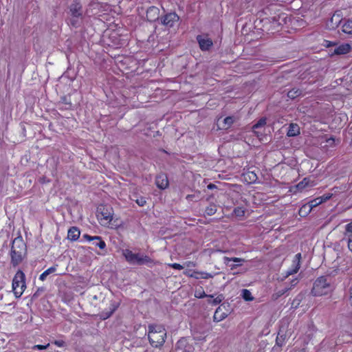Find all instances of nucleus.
Segmentation results:
<instances>
[{
  "label": "nucleus",
  "mask_w": 352,
  "mask_h": 352,
  "mask_svg": "<svg viewBox=\"0 0 352 352\" xmlns=\"http://www.w3.org/2000/svg\"><path fill=\"white\" fill-rule=\"evenodd\" d=\"M175 352H193L194 347L185 338H180L175 344Z\"/></svg>",
  "instance_id": "10"
},
{
  "label": "nucleus",
  "mask_w": 352,
  "mask_h": 352,
  "mask_svg": "<svg viewBox=\"0 0 352 352\" xmlns=\"http://www.w3.org/2000/svg\"><path fill=\"white\" fill-rule=\"evenodd\" d=\"M234 121L235 118L234 116H228L225 118L223 120H221V118H218L217 125L219 129L226 130L229 129L234 122Z\"/></svg>",
  "instance_id": "16"
},
{
  "label": "nucleus",
  "mask_w": 352,
  "mask_h": 352,
  "mask_svg": "<svg viewBox=\"0 0 352 352\" xmlns=\"http://www.w3.org/2000/svg\"><path fill=\"white\" fill-rule=\"evenodd\" d=\"M166 333L164 329L158 328L153 325H148V340L152 346L159 348L163 346L165 342Z\"/></svg>",
  "instance_id": "4"
},
{
  "label": "nucleus",
  "mask_w": 352,
  "mask_h": 352,
  "mask_svg": "<svg viewBox=\"0 0 352 352\" xmlns=\"http://www.w3.org/2000/svg\"><path fill=\"white\" fill-rule=\"evenodd\" d=\"M351 50V47L348 43H343L340 45L339 46L336 47L333 52L332 53V55H344L348 54Z\"/></svg>",
  "instance_id": "18"
},
{
  "label": "nucleus",
  "mask_w": 352,
  "mask_h": 352,
  "mask_svg": "<svg viewBox=\"0 0 352 352\" xmlns=\"http://www.w3.org/2000/svg\"><path fill=\"white\" fill-rule=\"evenodd\" d=\"M298 283V280L297 278H294L293 279L292 281H291V286L292 288L294 287V286H296L297 285V283Z\"/></svg>",
  "instance_id": "50"
},
{
  "label": "nucleus",
  "mask_w": 352,
  "mask_h": 352,
  "mask_svg": "<svg viewBox=\"0 0 352 352\" xmlns=\"http://www.w3.org/2000/svg\"><path fill=\"white\" fill-rule=\"evenodd\" d=\"M135 201L140 206H144L146 204V199L144 197H140L136 199Z\"/></svg>",
  "instance_id": "42"
},
{
  "label": "nucleus",
  "mask_w": 352,
  "mask_h": 352,
  "mask_svg": "<svg viewBox=\"0 0 352 352\" xmlns=\"http://www.w3.org/2000/svg\"><path fill=\"white\" fill-rule=\"evenodd\" d=\"M342 21V14L340 11H336L333 14L331 18L327 21V26L330 30L336 29Z\"/></svg>",
  "instance_id": "12"
},
{
  "label": "nucleus",
  "mask_w": 352,
  "mask_h": 352,
  "mask_svg": "<svg viewBox=\"0 0 352 352\" xmlns=\"http://www.w3.org/2000/svg\"><path fill=\"white\" fill-rule=\"evenodd\" d=\"M195 297H196L197 298H203L204 297H208L210 298H213L214 296L213 295H207L205 293V292L204 291V289L201 287L200 289L195 290Z\"/></svg>",
  "instance_id": "31"
},
{
  "label": "nucleus",
  "mask_w": 352,
  "mask_h": 352,
  "mask_svg": "<svg viewBox=\"0 0 352 352\" xmlns=\"http://www.w3.org/2000/svg\"><path fill=\"white\" fill-rule=\"evenodd\" d=\"M325 42L327 43L326 46L327 47H329L335 45V43H332L331 41H325Z\"/></svg>",
  "instance_id": "51"
},
{
  "label": "nucleus",
  "mask_w": 352,
  "mask_h": 352,
  "mask_svg": "<svg viewBox=\"0 0 352 352\" xmlns=\"http://www.w3.org/2000/svg\"><path fill=\"white\" fill-rule=\"evenodd\" d=\"M349 296H350V299L352 300V286L349 289Z\"/></svg>",
  "instance_id": "56"
},
{
  "label": "nucleus",
  "mask_w": 352,
  "mask_h": 352,
  "mask_svg": "<svg viewBox=\"0 0 352 352\" xmlns=\"http://www.w3.org/2000/svg\"><path fill=\"white\" fill-rule=\"evenodd\" d=\"M52 343L58 347H63L65 346V342L62 340H55Z\"/></svg>",
  "instance_id": "46"
},
{
  "label": "nucleus",
  "mask_w": 352,
  "mask_h": 352,
  "mask_svg": "<svg viewBox=\"0 0 352 352\" xmlns=\"http://www.w3.org/2000/svg\"><path fill=\"white\" fill-rule=\"evenodd\" d=\"M224 299L223 294L218 295L216 298H213L212 300H208V303L212 305H217L220 304Z\"/></svg>",
  "instance_id": "37"
},
{
  "label": "nucleus",
  "mask_w": 352,
  "mask_h": 352,
  "mask_svg": "<svg viewBox=\"0 0 352 352\" xmlns=\"http://www.w3.org/2000/svg\"><path fill=\"white\" fill-rule=\"evenodd\" d=\"M83 17H75V16H71L69 19V24L72 25L73 27L77 28L79 27L82 23Z\"/></svg>",
  "instance_id": "29"
},
{
  "label": "nucleus",
  "mask_w": 352,
  "mask_h": 352,
  "mask_svg": "<svg viewBox=\"0 0 352 352\" xmlns=\"http://www.w3.org/2000/svg\"><path fill=\"white\" fill-rule=\"evenodd\" d=\"M94 241V244L98 247L101 250H104L106 248V243L102 239L101 236H100V239H96Z\"/></svg>",
  "instance_id": "38"
},
{
  "label": "nucleus",
  "mask_w": 352,
  "mask_h": 352,
  "mask_svg": "<svg viewBox=\"0 0 352 352\" xmlns=\"http://www.w3.org/2000/svg\"><path fill=\"white\" fill-rule=\"evenodd\" d=\"M3 298V294L0 295V300Z\"/></svg>",
  "instance_id": "58"
},
{
  "label": "nucleus",
  "mask_w": 352,
  "mask_h": 352,
  "mask_svg": "<svg viewBox=\"0 0 352 352\" xmlns=\"http://www.w3.org/2000/svg\"><path fill=\"white\" fill-rule=\"evenodd\" d=\"M80 234V230L77 227L74 226L69 229L67 239L70 241H75L79 239Z\"/></svg>",
  "instance_id": "20"
},
{
  "label": "nucleus",
  "mask_w": 352,
  "mask_h": 352,
  "mask_svg": "<svg viewBox=\"0 0 352 352\" xmlns=\"http://www.w3.org/2000/svg\"><path fill=\"white\" fill-rule=\"evenodd\" d=\"M50 346V344H47L46 345H42V344H36V345H34L33 347H32V349H37V350H43V349H46L49 347Z\"/></svg>",
  "instance_id": "44"
},
{
  "label": "nucleus",
  "mask_w": 352,
  "mask_h": 352,
  "mask_svg": "<svg viewBox=\"0 0 352 352\" xmlns=\"http://www.w3.org/2000/svg\"><path fill=\"white\" fill-rule=\"evenodd\" d=\"M342 30L345 34H352V19L344 20Z\"/></svg>",
  "instance_id": "24"
},
{
  "label": "nucleus",
  "mask_w": 352,
  "mask_h": 352,
  "mask_svg": "<svg viewBox=\"0 0 352 352\" xmlns=\"http://www.w3.org/2000/svg\"><path fill=\"white\" fill-rule=\"evenodd\" d=\"M292 289V287H285L283 289H280L278 291H277L274 295H273V297L274 299H278V298H280V296H282L283 295H284L286 292H287L288 291L291 290Z\"/></svg>",
  "instance_id": "36"
},
{
  "label": "nucleus",
  "mask_w": 352,
  "mask_h": 352,
  "mask_svg": "<svg viewBox=\"0 0 352 352\" xmlns=\"http://www.w3.org/2000/svg\"><path fill=\"white\" fill-rule=\"evenodd\" d=\"M215 188H216V186L214 184H210L209 185H208V189L212 190V189H214Z\"/></svg>",
  "instance_id": "52"
},
{
  "label": "nucleus",
  "mask_w": 352,
  "mask_h": 352,
  "mask_svg": "<svg viewBox=\"0 0 352 352\" xmlns=\"http://www.w3.org/2000/svg\"><path fill=\"white\" fill-rule=\"evenodd\" d=\"M168 266L173 269L179 270H182L184 268V267L179 263H170V264H168Z\"/></svg>",
  "instance_id": "45"
},
{
  "label": "nucleus",
  "mask_w": 352,
  "mask_h": 352,
  "mask_svg": "<svg viewBox=\"0 0 352 352\" xmlns=\"http://www.w3.org/2000/svg\"><path fill=\"white\" fill-rule=\"evenodd\" d=\"M304 298L305 294H303L302 293L298 294L292 300L291 307L294 309H296L299 307L300 302L304 299Z\"/></svg>",
  "instance_id": "25"
},
{
  "label": "nucleus",
  "mask_w": 352,
  "mask_h": 352,
  "mask_svg": "<svg viewBox=\"0 0 352 352\" xmlns=\"http://www.w3.org/2000/svg\"><path fill=\"white\" fill-rule=\"evenodd\" d=\"M253 132L255 133V135L257 136V138L263 141V138L265 137L264 135V131L263 129H256L253 130Z\"/></svg>",
  "instance_id": "40"
},
{
  "label": "nucleus",
  "mask_w": 352,
  "mask_h": 352,
  "mask_svg": "<svg viewBox=\"0 0 352 352\" xmlns=\"http://www.w3.org/2000/svg\"><path fill=\"white\" fill-rule=\"evenodd\" d=\"M302 93V91L299 89H292V90L289 91L287 93L288 98L291 99H294L297 98L298 96H300Z\"/></svg>",
  "instance_id": "30"
},
{
  "label": "nucleus",
  "mask_w": 352,
  "mask_h": 352,
  "mask_svg": "<svg viewBox=\"0 0 352 352\" xmlns=\"http://www.w3.org/2000/svg\"><path fill=\"white\" fill-rule=\"evenodd\" d=\"M155 184L160 189L164 190L168 186V180L166 174L161 173L156 176Z\"/></svg>",
  "instance_id": "17"
},
{
  "label": "nucleus",
  "mask_w": 352,
  "mask_h": 352,
  "mask_svg": "<svg viewBox=\"0 0 352 352\" xmlns=\"http://www.w3.org/2000/svg\"><path fill=\"white\" fill-rule=\"evenodd\" d=\"M160 9L156 6H150L146 10V19L149 22H155L160 19Z\"/></svg>",
  "instance_id": "13"
},
{
  "label": "nucleus",
  "mask_w": 352,
  "mask_h": 352,
  "mask_svg": "<svg viewBox=\"0 0 352 352\" xmlns=\"http://www.w3.org/2000/svg\"><path fill=\"white\" fill-rule=\"evenodd\" d=\"M243 176L244 179L250 184L256 183L258 179L257 175L254 171H247L243 174Z\"/></svg>",
  "instance_id": "23"
},
{
  "label": "nucleus",
  "mask_w": 352,
  "mask_h": 352,
  "mask_svg": "<svg viewBox=\"0 0 352 352\" xmlns=\"http://www.w3.org/2000/svg\"><path fill=\"white\" fill-rule=\"evenodd\" d=\"M191 331L194 338L197 340H201L204 339V335L206 332V331L201 329L200 326L194 327Z\"/></svg>",
  "instance_id": "22"
},
{
  "label": "nucleus",
  "mask_w": 352,
  "mask_h": 352,
  "mask_svg": "<svg viewBox=\"0 0 352 352\" xmlns=\"http://www.w3.org/2000/svg\"><path fill=\"white\" fill-rule=\"evenodd\" d=\"M113 209L110 206L101 205L97 208V217L101 223L107 224L113 219Z\"/></svg>",
  "instance_id": "6"
},
{
  "label": "nucleus",
  "mask_w": 352,
  "mask_h": 352,
  "mask_svg": "<svg viewBox=\"0 0 352 352\" xmlns=\"http://www.w3.org/2000/svg\"><path fill=\"white\" fill-rule=\"evenodd\" d=\"M27 254V246L21 236L16 237L13 241L10 250L11 264L13 267L19 265Z\"/></svg>",
  "instance_id": "2"
},
{
  "label": "nucleus",
  "mask_w": 352,
  "mask_h": 352,
  "mask_svg": "<svg viewBox=\"0 0 352 352\" xmlns=\"http://www.w3.org/2000/svg\"><path fill=\"white\" fill-rule=\"evenodd\" d=\"M123 256L126 261L131 265H146L148 267H152L155 263L149 256L140 253H133L128 249L123 250Z\"/></svg>",
  "instance_id": "3"
},
{
  "label": "nucleus",
  "mask_w": 352,
  "mask_h": 352,
  "mask_svg": "<svg viewBox=\"0 0 352 352\" xmlns=\"http://www.w3.org/2000/svg\"><path fill=\"white\" fill-rule=\"evenodd\" d=\"M340 242L346 244L349 250L352 252V223L345 226L343 237Z\"/></svg>",
  "instance_id": "8"
},
{
  "label": "nucleus",
  "mask_w": 352,
  "mask_h": 352,
  "mask_svg": "<svg viewBox=\"0 0 352 352\" xmlns=\"http://www.w3.org/2000/svg\"><path fill=\"white\" fill-rule=\"evenodd\" d=\"M307 184V179L305 178L298 184V186L299 188H302V187L305 186Z\"/></svg>",
  "instance_id": "48"
},
{
  "label": "nucleus",
  "mask_w": 352,
  "mask_h": 352,
  "mask_svg": "<svg viewBox=\"0 0 352 352\" xmlns=\"http://www.w3.org/2000/svg\"><path fill=\"white\" fill-rule=\"evenodd\" d=\"M327 142L331 144H332L333 142H334V139L333 138H329V140H327Z\"/></svg>",
  "instance_id": "54"
},
{
  "label": "nucleus",
  "mask_w": 352,
  "mask_h": 352,
  "mask_svg": "<svg viewBox=\"0 0 352 352\" xmlns=\"http://www.w3.org/2000/svg\"><path fill=\"white\" fill-rule=\"evenodd\" d=\"M217 212V206L214 204H210L205 210V213L208 216L214 214Z\"/></svg>",
  "instance_id": "34"
},
{
  "label": "nucleus",
  "mask_w": 352,
  "mask_h": 352,
  "mask_svg": "<svg viewBox=\"0 0 352 352\" xmlns=\"http://www.w3.org/2000/svg\"><path fill=\"white\" fill-rule=\"evenodd\" d=\"M337 270L318 277L314 283L311 294L314 296H321L327 294L332 290L331 283L333 276H336Z\"/></svg>",
  "instance_id": "1"
},
{
  "label": "nucleus",
  "mask_w": 352,
  "mask_h": 352,
  "mask_svg": "<svg viewBox=\"0 0 352 352\" xmlns=\"http://www.w3.org/2000/svg\"><path fill=\"white\" fill-rule=\"evenodd\" d=\"M119 307V303L116 302H112L110 304V306L108 309L102 311L100 314V317L102 320H106L111 316V315L115 312V311L118 309Z\"/></svg>",
  "instance_id": "15"
},
{
  "label": "nucleus",
  "mask_w": 352,
  "mask_h": 352,
  "mask_svg": "<svg viewBox=\"0 0 352 352\" xmlns=\"http://www.w3.org/2000/svg\"><path fill=\"white\" fill-rule=\"evenodd\" d=\"M238 265H241V263L233 265L231 267V268L233 269L234 267H235L236 266H238Z\"/></svg>",
  "instance_id": "57"
},
{
  "label": "nucleus",
  "mask_w": 352,
  "mask_h": 352,
  "mask_svg": "<svg viewBox=\"0 0 352 352\" xmlns=\"http://www.w3.org/2000/svg\"><path fill=\"white\" fill-rule=\"evenodd\" d=\"M311 206H310L308 204H305L300 208L298 213L301 217H306L311 212Z\"/></svg>",
  "instance_id": "27"
},
{
  "label": "nucleus",
  "mask_w": 352,
  "mask_h": 352,
  "mask_svg": "<svg viewBox=\"0 0 352 352\" xmlns=\"http://www.w3.org/2000/svg\"><path fill=\"white\" fill-rule=\"evenodd\" d=\"M197 41L202 51H208L213 45L212 39L207 36L198 35L197 36Z\"/></svg>",
  "instance_id": "11"
},
{
  "label": "nucleus",
  "mask_w": 352,
  "mask_h": 352,
  "mask_svg": "<svg viewBox=\"0 0 352 352\" xmlns=\"http://www.w3.org/2000/svg\"><path fill=\"white\" fill-rule=\"evenodd\" d=\"M300 134V127L296 123H291L289 125L287 135L288 137H295Z\"/></svg>",
  "instance_id": "21"
},
{
  "label": "nucleus",
  "mask_w": 352,
  "mask_h": 352,
  "mask_svg": "<svg viewBox=\"0 0 352 352\" xmlns=\"http://www.w3.org/2000/svg\"><path fill=\"white\" fill-rule=\"evenodd\" d=\"M60 104H63V107H60L64 109H69L72 107L70 98L68 96H63L61 98Z\"/></svg>",
  "instance_id": "26"
},
{
  "label": "nucleus",
  "mask_w": 352,
  "mask_h": 352,
  "mask_svg": "<svg viewBox=\"0 0 352 352\" xmlns=\"http://www.w3.org/2000/svg\"><path fill=\"white\" fill-rule=\"evenodd\" d=\"M276 342V344H278V346H282L283 343L281 342V341L278 337H277Z\"/></svg>",
  "instance_id": "53"
},
{
  "label": "nucleus",
  "mask_w": 352,
  "mask_h": 352,
  "mask_svg": "<svg viewBox=\"0 0 352 352\" xmlns=\"http://www.w3.org/2000/svg\"><path fill=\"white\" fill-rule=\"evenodd\" d=\"M56 267H57V265H54V266L50 267V268H48L47 270L44 271L40 275L39 279L42 281H44L48 275H50V274H52L56 271Z\"/></svg>",
  "instance_id": "28"
},
{
  "label": "nucleus",
  "mask_w": 352,
  "mask_h": 352,
  "mask_svg": "<svg viewBox=\"0 0 352 352\" xmlns=\"http://www.w3.org/2000/svg\"><path fill=\"white\" fill-rule=\"evenodd\" d=\"M43 292V289L42 288H38L36 292L33 294L32 298H36L40 295L41 292Z\"/></svg>",
  "instance_id": "47"
},
{
  "label": "nucleus",
  "mask_w": 352,
  "mask_h": 352,
  "mask_svg": "<svg viewBox=\"0 0 352 352\" xmlns=\"http://www.w3.org/2000/svg\"><path fill=\"white\" fill-rule=\"evenodd\" d=\"M25 288V274L21 270H18L12 280V290L15 297L20 298Z\"/></svg>",
  "instance_id": "5"
},
{
  "label": "nucleus",
  "mask_w": 352,
  "mask_h": 352,
  "mask_svg": "<svg viewBox=\"0 0 352 352\" xmlns=\"http://www.w3.org/2000/svg\"><path fill=\"white\" fill-rule=\"evenodd\" d=\"M328 197H326L325 199H322V197H319L317 199H315L314 200H311L309 203H307L310 206H311V210L320 204L324 200L327 199Z\"/></svg>",
  "instance_id": "35"
},
{
  "label": "nucleus",
  "mask_w": 352,
  "mask_h": 352,
  "mask_svg": "<svg viewBox=\"0 0 352 352\" xmlns=\"http://www.w3.org/2000/svg\"><path fill=\"white\" fill-rule=\"evenodd\" d=\"M226 259H228V261H232L234 262H237V263H241L243 260L241 258H226Z\"/></svg>",
  "instance_id": "49"
},
{
  "label": "nucleus",
  "mask_w": 352,
  "mask_h": 352,
  "mask_svg": "<svg viewBox=\"0 0 352 352\" xmlns=\"http://www.w3.org/2000/svg\"><path fill=\"white\" fill-rule=\"evenodd\" d=\"M184 274L186 275H188L190 277H192V278H195L196 279H199V278H204V279H208V278H213L215 275V274H211V273H208V272H198V271H194L192 274H188L187 272H184Z\"/></svg>",
  "instance_id": "19"
},
{
  "label": "nucleus",
  "mask_w": 352,
  "mask_h": 352,
  "mask_svg": "<svg viewBox=\"0 0 352 352\" xmlns=\"http://www.w3.org/2000/svg\"><path fill=\"white\" fill-rule=\"evenodd\" d=\"M179 19V16L175 12H168L160 18L161 23L168 28H172Z\"/></svg>",
  "instance_id": "7"
},
{
  "label": "nucleus",
  "mask_w": 352,
  "mask_h": 352,
  "mask_svg": "<svg viewBox=\"0 0 352 352\" xmlns=\"http://www.w3.org/2000/svg\"><path fill=\"white\" fill-rule=\"evenodd\" d=\"M82 239H84L88 241H94L96 239H100V236H91L87 234H85L82 235Z\"/></svg>",
  "instance_id": "41"
},
{
  "label": "nucleus",
  "mask_w": 352,
  "mask_h": 352,
  "mask_svg": "<svg viewBox=\"0 0 352 352\" xmlns=\"http://www.w3.org/2000/svg\"><path fill=\"white\" fill-rule=\"evenodd\" d=\"M233 212L236 217H243L245 214V210L241 207L235 208Z\"/></svg>",
  "instance_id": "39"
},
{
  "label": "nucleus",
  "mask_w": 352,
  "mask_h": 352,
  "mask_svg": "<svg viewBox=\"0 0 352 352\" xmlns=\"http://www.w3.org/2000/svg\"><path fill=\"white\" fill-rule=\"evenodd\" d=\"M218 310H217L214 314L213 319L215 322H219L225 318L226 316L221 315L220 316H218Z\"/></svg>",
  "instance_id": "43"
},
{
  "label": "nucleus",
  "mask_w": 352,
  "mask_h": 352,
  "mask_svg": "<svg viewBox=\"0 0 352 352\" xmlns=\"http://www.w3.org/2000/svg\"><path fill=\"white\" fill-rule=\"evenodd\" d=\"M241 296L246 301H252L254 300V297L252 296L251 292L247 289H242Z\"/></svg>",
  "instance_id": "33"
},
{
  "label": "nucleus",
  "mask_w": 352,
  "mask_h": 352,
  "mask_svg": "<svg viewBox=\"0 0 352 352\" xmlns=\"http://www.w3.org/2000/svg\"><path fill=\"white\" fill-rule=\"evenodd\" d=\"M266 124V118H261L256 124L252 126V130L263 129Z\"/></svg>",
  "instance_id": "32"
},
{
  "label": "nucleus",
  "mask_w": 352,
  "mask_h": 352,
  "mask_svg": "<svg viewBox=\"0 0 352 352\" xmlns=\"http://www.w3.org/2000/svg\"><path fill=\"white\" fill-rule=\"evenodd\" d=\"M300 259H301V254L298 253L295 255L294 258L293 260V263L291 267L287 270L286 273V276L289 275H292L294 274L297 273L300 267Z\"/></svg>",
  "instance_id": "14"
},
{
  "label": "nucleus",
  "mask_w": 352,
  "mask_h": 352,
  "mask_svg": "<svg viewBox=\"0 0 352 352\" xmlns=\"http://www.w3.org/2000/svg\"><path fill=\"white\" fill-rule=\"evenodd\" d=\"M69 13L71 16L83 17V9L80 2L77 0L73 1L69 6Z\"/></svg>",
  "instance_id": "9"
},
{
  "label": "nucleus",
  "mask_w": 352,
  "mask_h": 352,
  "mask_svg": "<svg viewBox=\"0 0 352 352\" xmlns=\"http://www.w3.org/2000/svg\"><path fill=\"white\" fill-rule=\"evenodd\" d=\"M193 197H194L193 195H188L186 196V199L191 200Z\"/></svg>",
  "instance_id": "55"
}]
</instances>
